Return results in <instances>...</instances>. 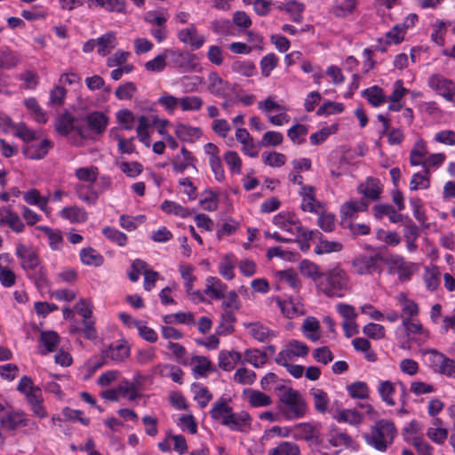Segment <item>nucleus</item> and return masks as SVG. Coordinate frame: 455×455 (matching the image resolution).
<instances>
[{
	"mask_svg": "<svg viewBox=\"0 0 455 455\" xmlns=\"http://www.w3.org/2000/svg\"><path fill=\"white\" fill-rule=\"evenodd\" d=\"M308 132V126L302 124H296L287 131V136L293 144L300 145L305 142Z\"/></svg>",
	"mask_w": 455,
	"mask_h": 455,
	"instance_id": "obj_57",
	"label": "nucleus"
},
{
	"mask_svg": "<svg viewBox=\"0 0 455 455\" xmlns=\"http://www.w3.org/2000/svg\"><path fill=\"white\" fill-rule=\"evenodd\" d=\"M167 66L179 68L183 72L196 71L199 68V59L196 54L180 49H164Z\"/></svg>",
	"mask_w": 455,
	"mask_h": 455,
	"instance_id": "obj_6",
	"label": "nucleus"
},
{
	"mask_svg": "<svg viewBox=\"0 0 455 455\" xmlns=\"http://www.w3.org/2000/svg\"><path fill=\"white\" fill-rule=\"evenodd\" d=\"M275 226L295 236L304 227L301 225L299 218L292 212H281L273 218Z\"/></svg>",
	"mask_w": 455,
	"mask_h": 455,
	"instance_id": "obj_14",
	"label": "nucleus"
},
{
	"mask_svg": "<svg viewBox=\"0 0 455 455\" xmlns=\"http://www.w3.org/2000/svg\"><path fill=\"white\" fill-rule=\"evenodd\" d=\"M9 227L15 233H22L25 224L19 214L12 211L11 206L0 207V227Z\"/></svg>",
	"mask_w": 455,
	"mask_h": 455,
	"instance_id": "obj_16",
	"label": "nucleus"
},
{
	"mask_svg": "<svg viewBox=\"0 0 455 455\" xmlns=\"http://www.w3.org/2000/svg\"><path fill=\"white\" fill-rule=\"evenodd\" d=\"M347 391L352 398L366 399L369 397L370 389L363 381L354 382L347 387Z\"/></svg>",
	"mask_w": 455,
	"mask_h": 455,
	"instance_id": "obj_62",
	"label": "nucleus"
},
{
	"mask_svg": "<svg viewBox=\"0 0 455 455\" xmlns=\"http://www.w3.org/2000/svg\"><path fill=\"white\" fill-rule=\"evenodd\" d=\"M283 403V413L288 419H297L304 417L307 405L302 395L293 388H284L280 395Z\"/></svg>",
	"mask_w": 455,
	"mask_h": 455,
	"instance_id": "obj_5",
	"label": "nucleus"
},
{
	"mask_svg": "<svg viewBox=\"0 0 455 455\" xmlns=\"http://www.w3.org/2000/svg\"><path fill=\"white\" fill-rule=\"evenodd\" d=\"M175 134L183 141L193 142L201 137L202 131L198 127L180 124L175 127Z\"/></svg>",
	"mask_w": 455,
	"mask_h": 455,
	"instance_id": "obj_39",
	"label": "nucleus"
},
{
	"mask_svg": "<svg viewBox=\"0 0 455 455\" xmlns=\"http://www.w3.org/2000/svg\"><path fill=\"white\" fill-rule=\"evenodd\" d=\"M102 356L116 363H123L130 356V347L124 341L113 342L102 351Z\"/></svg>",
	"mask_w": 455,
	"mask_h": 455,
	"instance_id": "obj_17",
	"label": "nucleus"
},
{
	"mask_svg": "<svg viewBox=\"0 0 455 455\" xmlns=\"http://www.w3.org/2000/svg\"><path fill=\"white\" fill-rule=\"evenodd\" d=\"M91 9L101 8L110 12H124L126 3L124 0H87Z\"/></svg>",
	"mask_w": 455,
	"mask_h": 455,
	"instance_id": "obj_30",
	"label": "nucleus"
},
{
	"mask_svg": "<svg viewBox=\"0 0 455 455\" xmlns=\"http://www.w3.org/2000/svg\"><path fill=\"white\" fill-rule=\"evenodd\" d=\"M425 363L435 372H438L445 355L435 349H427L423 351Z\"/></svg>",
	"mask_w": 455,
	"mask_h": 455,
	"instance_id": "obj_47",
	"label": "nucleus"
},
{
	"mask_svg": "<svg viewBox=\"0 0 455 455\" xmlns=\"http://www.w3.org/2000/svg\"><path fill=\"white\" fill-rule=\"evenodd\" d=\"M196 161L192 153L183 147L181 148L180 153L175 156L172 162V170L176 173H182L190 167L196 169Z\"/></svg>",
	"mask_w": 455,
	"mask_h": 455,
	"instance_id": "obj_24",
	"label": "nucleus"
},
{
	"mask_svg": "<svg viewBox=\"0 0 455 455\" xmlns=\"http://www.w3.org/2000/svg\"><path fill=\"white\" fill-rule=\"evenodd\" d=\"M283 10L291 16V20L296 23H301L303 20L302 12L304 11V4L296 1L290 0L284 6Z\"/></svg>",
	"mask_w": 455,
	"mask_h": 455,
	"instance_id": "obj_60",
	"label": "nucleus"
},
{
	"mask_svg": "<svg viewBox=\"0 0 455 455\" xmlns=\"http://www.w3.org/2000/svg\"><path fill=\"white\" fill-rule=\"evenodd\" d=\"M202 292L206 301L221 299L225 297L226 284L218 277L209 276L205 280V288Z\"/></svg>",
	"mask_w": 455,
	"mask_h": 455,
	"instance_id": "obj_19",
	"label": "nucleus"
},
{
	"mask_svg": "<svg viewBox=\"0 0 455 455\" xmlns=\"http://www.w3.org/2000/svg\"><path fill=\"white\" fill-rule=\"evenodd\" d=\"M430 174L424 169L412 175L410 182L411 190L427 189L430 187Z\"/></svg>",
	"mask_w": 455,
	"mask_h": 455,
	"instance_id": "obj_59",
	"label": "nucleus"
},
{
	"mask_svg": "<svg viewBox=\"0 0 455 455\" xmlns=\"http://www.w3.org/2000/svg\"><path fill=\"white\" fill-rule=\"evenodd\" d=\"M251 418L245 411L231 413L229 411V429L245 432L250 428Z\"/></svg>",
	"mask_w": 455,
	"mask_h": 455,
	"instance_id": "obj_36",
	"label": "nucleus"
},
{
	"mask_svg": "<svg viewBox=\"0 0 455 455\" xmlns=\"http://www.w3.org/2000/svg\"><path fill=\"white\" fill-rule=\"evenodd\" d=\"M427 85L436 94L455 107V82L443 75L434 74L429 76Z\"/></svg>",
	"mask_w": 455,
	"mask_h": 455,
	"instance_id": "obj_7",
	"label": "nucleus"
},
{
	"mask_svg": "<svg viewBox=\"0 0 455 455\" xmlns=\"http://www.w3.org/2000/svg\"><path fill=\"white\" fill-rule=\"evenodd\" d=\"M359 0H334L332 13L338 18H346L353 15L356 10Z\"/></svg>",
	"mask_w": 455,
	"mask_h": 455,
	"instance_id": "obj_31",
	"label": "nucleus"
},
{
	"mask_svg": "<svg viewBox=\"0 0 455 455\" xmlns=\"http://www.w3.org/2000/svg\"><path fill=\"white\" fill-rule=\"evenodd\" d=\"M138 126L136 129L137 136L144 145L148 147L150 145V136L148 132V129L152 125V122L146 116H140L138 118Z\"/></svg>",
	"mask_w": 455,
	"mask_h": 455,
	"instance_id": "obj_56",
	"label": "nucleus"
},
{
	"mask_svg": "<svg viewBox=\"0 0 455 455\" xmlns=\"http://www.w3.org/2000/svg\"><path fill=\"white\" fill-rule=\"evenodd\" d=\"M232 70L243 76H252L255 72V66L250 60L236 59L232 62Z\"/></svg>",
	"mask_w": 455,
	"mask_h": 455,
	"instance_id": "obj_63",
	"label": "nucleus"
},
{
	"mask_svg": "<svg viewBox=\"0 0 455 455\" xmlns=\"http://www.w3.org/2000/svg\"><path fill=\"white\" fill-rule=\"evenodd\" d=\"M309 394L313 397L315 409L320 413H325L330 405V399L327 393L320 388H312Z\"/></svg>",
	"mask_w": 455,
	"mask_h": 455,
	"instance_id": "obj_46",
	"label": "nucleus"
},
{
	"mask_svg": "<svg viewBox=\"0 0 455 455\" xmlns=\"http://www.w3.org/2000/svg\"><path fill=\"white\" fill-rule=\"evenodd\" d=\"M275 276L282 283H285L294 291H299L301 286L300 281L296 272L292 269L280 270L275 273Z\"/></svg>",
	"mask_w": 455,
	"mask_h": 455,
	"instance_id": "obj_58",
	"label": "nucleus"
},
{
	"mask_svg": "<svg viewBox=\"0 0 455 455\" xmlns=\"http://www.w3.org/2000/svg\"><path fill=\"white\" fill-rule=\"evenodd\" d=\"M373 214L379 220L387 216L392 223H399L403 220V215L390 204H376L373 207Z\"/></svg>",
	"mask_w": 455,
	"mask_h": 455,
	"instance_id": "obj_35",
	"label": "nucleus"
},
{
	"mask_svg": "<svg viewBox=\"0 0 455 455\" xmlns=\"http://www.w3.org/2000/svg\"><path fill=\"white\" fill-rule=\"evenodd\" d=\"M378 392L381 400L388 406L395 404L394 395L395 393V384L390 380H379L378 384Z\"/></svg>",
	"mask_w": 455,
	"mask_h": 455,
	"instance_id": "obj_42",
	"label": "nucleus"
},
{
	"mask_svg": "<svg viewBox=\"0 0 455 455\" xmlns=\"http://www.w3.org/2000/svg\"><path fill=\"white\" fill-rule=\"evenodd\" d=\"M441 273L436 266L426 267L423 280L426 288L429 291H435L440 285Z\"/></svg>",
	"mask_w": 455,
	"mask_h": 455,
	"instance_id": "obj_40",
	"label": "nucleus"
},
{
	"mask_svg": "<svg viewBox=\"0 0 455 455\" xmlns=\"http://www.w3.org/2000/svg\"><path fill=\"white\" fill-rule=\"evenodd\" d=\"M22 197L28 204L38 207L46 215L51 213L48 207L50 196H43L38 189L31 188L24 192Z\"/></svg>",
	"mask_w": 455,
	"mask_h": 455,
	"instance_id": "obj_23",
	"label": "nucleus"
},
{
	"mask_svg": "<svg viewBox=\"0 0 455 455\" xmlns=\"http://www.w3.org/2000/svg\"><path fill=\"white\" fill-rule=\"evenodd\" d=\"M299 195L302 197L300 207L304 212L318 213L321 204L315 197L314 188L309 186H302Z\"/></svg>",
	"mask_w": 455,
	"mask_h": 455,
	"instance_id": "obj_28",
	"label": "nucleus"
},
{
	"mask_svg": "<svg viewBox=\"0 0 455 455\" xmlns=\"http://www.w3.org/2000/svg\"><path fill=\"white\" fill-rule=\"evenodd\" d=\"M447 32V23L444 20H437L433 24V31L431 33L432 41L439 46L445 44V35Z\"/></svg>",
	"mask_w": 455,
	"mask_h": 455,
	"instance_id": "obj_61",
	"label": "nucleus"
},
{
	"mask_svg": "<svg viewBox=\"0 0 455 455\" xmlns=\"http://www.w3.org/2000/svg\"><path fill=\"white\" fill-rule=\"evenodd\" d=\"M60 338L55 331H44L41 333L40 343L44 350L42 354H48L56 350Z\"/></svg>",
	"mask_w": 455,
	"mask_h": 455,
	"instance_id": "obj_52",
	"label": "nucleus"
},
{
	"mask_svg": "<svg viewBox=\"0 0 455 455\" xmlns=\"http://www.w3.org/2000/svg\"><path fill=\"white\" fill-rule=\"evenodd\" d=\"M361 95L373 108H379L387 101V95L378 85H372L364 89L362 91Z\"/></svg>",
	"mask_w": 455,
	"mask_h": 455,
	"instance_id": "obj_27",
	"label": "nucleus"
},
{
	"mask_svg": "<svg viewBox=\"0 0 455 455\" xmlns=\"http://www.w3.org/2000/svg\"><path fill=\"white\" fill-rule=\"evenodd\" d=\"M369 204L365 199H351L345 202L340 206V225L341 227L349 226L358 218L360 212L368 211Z\"/></svg>",
	"mask_w": 455,
	"mask_h": 455,
	"instance_id": "obj_12",
	"label": "nucleus"
},
{
	"mask_svg": "<svg viewBox=\"0 0 455 455\" xmlns=\"http://www.w3.org/2000/svg\"><path fill=\"white\" fill-rule=\"evenodd\" d=\"M210 414L215 424L228 426V399L221 397L215 402Z\"/></svg>",
	"mask_w": 455,
	"mask_h": 455,
	"instance_id": "obj_33",
	"label": "nucleus"
},
{
	"mask_svg": "<svg viewBox=\"0 0 455 455\" xmlns=\"http://www.w3.org/2000/svg\"><path fill=\"white\" fill-rule=\"evenodd\" d=\"M55 129L61 135H68L73 132L84 137V129L82 121L75 118L68 113L60 115L55 121Z\"/></svg>",
	"mask_w": 455,
	"mask_h": 455,
	"instance_id": "obj_13",
	"label": "nucleus"
},
{
	"mask_svg": "<svg viewBox=\"0 0 455 455\" xmlns=\"http://www.w3.org/2000/svg\"><path fill=\"white\" fill-rule=\"evenodd\" d=\"M75 175L78 180L87 183L89 187H92L97 181L99 169L96 166L80 167L76 170Z\"/></svg>",
	"mask_w": 455,
	"mask_h": 455,
	"instance_id": "obj_48",
	"label": "nucleus"
},
{
	"mask_svg": "<svg viewBox=\"0 0 455 455\" xmlns=\"http://www.w3.org/2000/svg\"><path fill=\"white\" fill-rule=\"evenodd\" d=\"M277 305L280 307L283 315L290 319L295 318L303 314L302 306L300 303L293 299H278Z\"/></svg>",
	"mask_w": 455,
	"mask_h": 455,
	"instance_id": "obj_34",
	"label": "nucleus"
},
{
	"mask_svg": "<svg viewBox=\"0 0 455 455\" xmlns=\"http://www.w3.org/2000/svg\"><path fill=\"white\" fill-rule=\"evenodd\" d=\"M395 300L401 307L402 321L395 331V339L400 348L409 350L412 344L423 345L429 339V331L417 319L419 307L404 292L395 296Z\"/></svg>",
	"mask_w": 455,
	"mask_h": 455,
	"instance_id": "obj_1",
	"label": "nucleus"
},
{
	"mask_svg": "<svg viewBox=\"0 0 455 455\" xmlns=\"http://www.w3.org/2000/svg\"><path fill=\"white\" fill-rule=\"evenodd\" d=\"M299 267L300 273L312 279L316 285V281L320 279V276H322L323 273L320 270V267L308 259H303L300 261Z\"/></svg>",
	"mask_w": 455,
	"mask_h": 455,
	"instance_id": "obj_50",
	"label": "nucleus"
},
{
	"mask_svg": "<svg viewBox=\"0 0 455 455\" xmlns=\"http://www.w3.org/2000/svg\"><path fill=\"white\" fill-rule=\"evenodd\" d=\"M181 363L192 366V372L196 379L206 377L212 371L211 362L204 356L196 355L191 358L190 362L183 360Z\"/></svg>",
	"mask_w": 455,
	"mask_h": 455,
	"instance_id": "obj_29",
	"label": "nucleus"
},
{
	"mask_svg": "<svg viewBox=\"0 0 455 455\" xmlns=\"http://www.w3.org/2000/svg\"><path fill=\"white\" fill-rule=\"evenodd\" d=\"M352 267L355 272L360 275H380L383 270L381 259L377 255H359L353 259Z\"/></svg>",
	"mask_w": 455,
	"mask_h": 455,
	"instance_id": "obj_11",
	"label": "nucleus"
},
{
	"mask_svg": "<svg viewBox=\"0 0 455 455\" xmlns=\"http://www.w3.org/2000/svg\"><path fill=\"white\" fill-rule=\"evenodd\" d=\"M248 333L259 342H267L276 336L275 332L260 322L243 323Z\"/></svg>",
	"mask_w": 455,
	"mask_h": 455,
	"instance_id": "obj_22",
	"label": "nucleus"
},
{
	"mask_svg": "<svg viewBox=\"0 0 455 455\" xmlns=\"http://www.w3.org/2000/svg\"><path fill=\"white\" fill-rule=\"evenodd\" d=\"M427 148L424 140H419L415 142L411 151L410 163L413 166H423L427 159Z\"/></svg>",
	"mask_w": 455,
	"mask_h": 455,
	"instance_id": "obj_41",
	"label": "nucleus"
},
{
	"mask_svg": "<svg viewBox=\"0 0 455 455\" xmlns=\"http://www.w3.org/2000/svg\"><path fill=\"white\" fill-rule=\"evenodd\" d=\"M334 419L339 423H348L350 425H359L363 421V416L356 410L346 409L338 411Z\"/></svg>",
	"mask_w": 455,
	"mask_h": 455,
	"instance_id": "obj_49",
	"label": "nucleus"
},
{
	"mask_svg": "<svg viewBox=\"0 0 455 455\" xmlns=\"http://www.w3.org/2000/svg\"><path fill=\"white\" fill-rule=\"evenodd\" d=\"M37 229L47 235L49 246L52 251H60L62 249L64 240L60 230L53 229L47 226H38Z\"/></svg>",
	"mask_w": 455,
	"mask_h": 455,
	"instance_id": "obj_37",
	"label": "nucleus"
},
{
	"mask_svg": "<svg viewBox=\"0 0 455 455\" xmlns=\"http://www.w3.org/2000/svg\"><path fill=\"white\" fill-rule=\"evenodd\" d=\"M358 193L363 196V199L369 204V201H375L381 194L380 183L378 180L368 178L364 183L358 186Z\"/></svg>",
	"mask_w": 455,
	"mask_h": 455,
	"instance_id": "obj_26",
	"label": "nucleus"
},
{
	"mask_svg": "<svg viewBox=\"0 0 455 455\" xmlns=\"http://www.w3.org/2000/svg\"><path fill=\"white\" fill-rule=\"evenodd\" d=\"M98 46V53L106 56L116 45V37L112 33H107L96 39Z\"/></svg>",
	"mask_w": 455,
	"mask_h": 455,
	"instance_id": "obj_53",
	"label": "nucleus"
},
{
	"mask_svg": "<svg viewBox=\"0 0 455 455\" xmlns=\"http://www.w3.org/2000/svg\"><path fill=\"white\" fill-rule=\"evenodd\" d=\"M316 289L328 298H343L349 291V277L347 272L337 264L323 271L316 281Z\"/></svg>",
	"mask_w": 455,
	"mask_h": 455,
	"instance_id": "obj_3",
	"label": "nucleus"
},
{
	"mask_svg": "<svg viewBox=\"0 0 455 455\" xmlns=\"http://www.w3.org/2000/svg\"><path fill=\"white\" fill-rule=\"evenodd\" d=\"M244 395L248 403L253 407H265L271 403L270 396L259 390L248 389L244 391Z\"/></svg>",
	"mask_w": 455,
	"mask_h": 455,
	"instance_id": "obj_45",
	"label": "nucleus"
},
{
	"mask_svg": "<svg viewBox=\"0 0 455 455\" xmlns=\"http://www.w3.org/2000/svg\"><path fill=\"white\" fill-rule=\"evenodd\" d=\"M204 152L209 156L210 165L214 173L215 179L219 181L224 180L225 171L221 165L220 158L219 156L220 150L218 147L212 143H207L204 146Z\"/></svg>",
	"mask_w": 455,
	"mask_h": 455,
	"instance_id": "obj_21",
	"label": "nucleus"
},
{
	"mask_svg": "<svg viewBox=\"0 0 455 455\" xmlns=\"http://www.w3.org/2000/svg\"><path fill=\"white\" fill-rule=\"evenodd\" d=\"M60 216L72 223H83L87 220L86 212L83 208L77 206L63 208L60 212Z\"/></svg>",
	"mask_w": 455,
	"mask_h": 455,
	"instance_id": "obj_44",
	"label": "nucleus"
},
{
	"mask_svg": "<svg viewBox=\"0 0 455 455\" xmlns=\"http://www.w3.org/2000/svg\"><path fill=\"white\" fill-rule=\"evenodd\" d=\"M87 124L97 134L102 133L108 123V118L101 112H92L88 115Z\"/></svg>",
	"mask_w": 455,
	"mask_h": 455,
	"instance_id": "obj_43",
	"label": "nucleus"
},
{
	"mask_svg": "<svg viewBox=\"0 0 455 455\" xmlns=\"http://www.w3.org/2000/svg\"><path fill=\"white\" fill-rule=\"evenodd\" d=\"M301 331L303 335L310 341L315 342L321 338V327L319 321L313 316H307L304 319Z\"/></svg>",
	"mask_w": 455,
	"mask_h": 455,
	"instance_id": "obj_32",
	"label": "nucleus"
},
{
	"mask_svg": "<svg viewBox=\"0 0 455 455\" xmlns=\"http://www.w3.org/2000/svg\"><path fill=\"white\" fill-rule=\"evenodd\" d=\"M52 146V142L48 139L36 140L35 138L22 147V153L26 158L41 160L47 156Z\"/></svg>",
	"mask_w": 455,
	"mask_h": 455,
	"instance_id": "obj_15",
	"label": "nucleus"
},
{
	"mask_svg": "<svg viewBox=\"0 0 455 455\" xmlns=\"http://www.w3.org/2000/svg\"><path fill=\"white\" fill-rule=\"evenodd\" d=\"M178 38L180 42L189 45L193 49H199L204 44L205 38L203 35L197 33L196 28L194 24L182 28L178 33Z\"/></svg>",
	"mask_w": 455,
	"mask_h": 455,
	"instance_id": "obj_20",
	"label": "nucleus"
},
{
	"mask_svg": "<svg viewBox=\"0 0 455 455\" xmlns=\"http://www.w3.org/2000/svg\"><path fill=\"white\" fill-rule=\"evenodd\" d=\"M28 418L24 411L9 406L0 414V427L5 433L14 434L19 428L28 426Z\"/></svg>",
	"mask_w": 455,
	"mask_h": 455,
	"instance_id": "obj_8",
	"label": "nucleus"
},
{
	"mask_svg": "<svg viewBox=\"0 0 455 455\" xmlns=\"http://www.w3.org/2000/svg\"><path fill=\"white\" fill-rule=\"evenodd\" d=\"M75 189L78 198L81 201L88 204H96L99 197V193L94 190L92 187H89L88 185L85 186L84 184H77Z\"/></svg>",
	"mask_w": 455,
	"mask_h": 455,
	"instance_id": "obj_54",
	"label": "nucleus"
},
{
	"mask_svg": "<svg viewBox=\"0 0 455 455\" xmlns=\"http://www.w3.org/2000/svg\"><path fill=\"white\" fill-rule=\"evenodd\" d=\"M396 435L397 430L392 421L380 419L363 435V439L371 448L385 452L394 443Z\"/></svg>",
	"mask_w": 455,
	"mask_h": 455,
	"instance_id": "obj_4",
	"label": "nucleus"
},
{
	"mask_svg": "<svg viewBox=\"0 0 455 455\" xmlns=\"http://www.w3.org/2000/svg\"><path fill=\"white\" fill-rule=\"evenodd\" d=\"M387 264L388 273L391 275L396 274L399 281L403 283L411 280L415 268L414 263L407 261L401 255L394 254L387 259Z\"/></svg>",
	"mask_w": 455,
	"mask_h": 455,
	"instance_id": "obj_10",
	"label": "nucleus"
},
{
	"mask_svg": "<svg viewBox=\"0 0 455 455\" xmlns=\"http://www.w3.org/2000/svg\"><path fill=\"white\" fill-rule=\"evenodd\" d=\"M152 372L155 375L171 378L172 381L178 384L183 383L184 372L178 366L168 363H159L153 367Z\"/></svg>",
	"mask_w": 455,
	"mask_h": 455,
	"instance_id": "obj_25",
	"label": "nucleus"
},
{
	"mask_svg": "<svg viewBox=\"0 0 455 455\" xmlns=\"http://www.w3.org/2000/svg\"><path fill=\"white\" fill-rule=\"evenodd\" d=\"M409 92V90L403 86V80H396L393 84L392 92L387 96L388 110L399 112L403 108V98Z\"/></svg>",
	"mask_w": 455,
	"mask_h": 455,
	"instance_id": "obj_18",
	"label": "nucleus"
},
{
	"mask_svg": "<svg viewBox=\"0 0 455 455\" xmlns=\"http://www.w3.org/2000/svg\"><path fill=\"white\" fill-rule=\"evenodd\" d=\"M309 353L308 346L299 340L292 339L277 354V364L293 363L299 357H305Z\"/></svg>",
	"mask_w": 455,
	"mask_h": 455,
	"instance_id": "obj_9",
	"label": "nucleus"
},
{
	"mask_svg": "<svg viewBox=\"0 0 455 455\" xmlns=\"http://www.w3.org/2000/svg\"><path fill=\"white\" fill-rule=\"evenodd\" d=\"M209 90L212 93L225 97L228 83L222 80L217 73L209 75ZM223 108L228 107V99L224 98L221 103Z\"/></svg>",
	"mask_w": 455,
	"mask_h": 455,
	"instance_id": "obj_38",
	"label": "nucleus"
},
{
	"mask_svg": "<svg viewBox=\"0 0 455 455\" xmlns=\"http://www.w3.org/2000/svg\"><path fill=\"white\" fill-rule=\"evenodd\" d=\"M80 259L83 264L100 267L103 264V257L93 248H84L80 251Z\"/></svg>",
	"mask_w": 455,
	"mask_h": 455,
	"instance_id": "obj_51",
	"label": "nucleus"
},
{
	"mask_svg": "<svg viewBox=\"0 0 455 455\" xmlns=\"http://www.w3.org/2000/svg\"><path fill=\"white\" fill-rule=\"evenodd\" d=\"M15 255L20 260V267L38 288L47 284V271L42 264L39 255L31 246L24 243H17Z\"/></svg>",
	"mask_w": 455,
	"mask_h": 455,
	"instance_id": "obj_2",
	"label": "nucleus"
},
{
	"mask_svg": "<svg viewBox=\"0 0 455 455\" xmlns=\"http://www.w3.org/2000/svg\"><path fill=\"white\" fill-rule=\"evenodd\" d=\"M267 455H300V449L297 443L284 441L270 449Z\"/></svg>",
	"mask_w": 455,
	"mask_h": 455,
	"instance_id": "obj_55",
	"label": "nucleus"
},
{
	"mask_svg": "<svg viewBox=\"0 0 455 455\" xmlns=\"http://www.w3.org/2000/svg\"><path fill=\"white\" fill-rule=\"evenodd\" d=\"M342 243L338 241L321 239L317 245L315 247V252L319 255L339 252L342 250Z\"/></svg>",
	"mask_w": 455,
	"mask_h": 455,
	"instance_id": "obj_64",
	"label": "nucleus"
}]
</instances>
